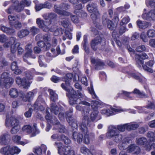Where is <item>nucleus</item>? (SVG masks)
<instances>
[{
    "instance_id": "nucleus-2",
    "label": "nucleus",
    "mask_w": 155,
    "mask_h": 155,
    "mask_svg": "<svg viewBox=\"0 0 155 155\" xmlns=\"http://www.w3.org/2000/svg\"><path fill=\"white\" fill-rule=\"evenodd\" d=\"M86 99V97L83 92L78 90L77 91L76 95H73L69 98V103L71 105L81 104L87 106H90V103L83 101Z\"/></svg>"
},
{
    "instance_id": "nucleus-14",
    "label": "nucleus",
    "mask_w": 155,
    "mask_h": 155,
    "mask_svg": "<svg viewBox=\"0 0 155 155\" xmlns=\"http://www.w3.org/2000/svg\"><path fill=\"white\" fill-rule=\"evenodd\" d=\"M91 63L95 65V69L96 70L100 69L101 67L104 65V63L99 59L91 57Z\"/></svg>"
},
{
    "instance_id": "nucleus-4",
    "label": "nucleus",
    "mask_w": 155,
    "mask_h": 155,
    "mask_svg": "<svg viewBox=\"0 0 155 155\" xmlns=\"http://www.w3.org/2000/svg\"><path fill=\"white\" fill-rule=\"evenodd\" d=\"M69 6L65 4H62L59 6L54 5V11L55 12L63 16H68L70 15V13L65 11L69 8Z\"/></svg>"
},
{
    "instance_id": "nucleus-30",
    "label": "nucleus",
    "mask_w": 155,
    "mask_h": 155,
    "mask_svg": "<svg viewBox=\"0 0 155 155\" xmlns=\"http://www.w3.org/2000/svg\"><path fill=\"white\" fill-rule=\"evenodd\" d=\"M29 32V31L27 29H22L18 32L17 35L18 37L21 38L28 35Z\"/></svg>"
},
{
    "instance_id": "nucleus-57",
    "label": "nucleus",
    "mask_w": 155,
    "mask_h": 155,
    "mask_svg": "<svg viewBox=\"0 0 155 155\" xmlns=\"http://www.w3.org/2000/svg\"><path fill=\"white\" fill-rule=\"evenodd\" d=\"M8 18L10 25H13V23L16 21L17 19V17L12 15H9L8 16Z\"/></svg>"
},
{
    "instance_id": "nucleus-43",
    "label": "nucleus",
    "mask_w": 155,
    "mask_h": 155,
    "mask_svg": "<svg viewBox=\"0 0 155 155\" xmlns=\"http://www.w3.org/2000/svg\"><path fill=\"white\" fill-rule=\"evenodd\" d=\"M51 112L55 115L57 114L59 112L58 107L54 104H51Z\"/></svg>"
},
{
    "instance_id": "nucleus-55",
    "label": "nucleus",
    "mask_w": 155,
    "mask_h": 155,
    "mask_svg": "<svg viewBox=\"0 0 155 155\" xmlns=\"http://www.w3.org/2000/svg\"><path fill=\"white\" fill-rule=\"evenodd\" d=\"M15 11V7L12 5L11 6L5 10V12L8 14H11L14 13Z\"/></svg>"
},
{
    "instance_id": "nucleus-54",
    "label": "nucleus",
    "mask_w": 155,
    "mask_h": 155,
    "mask_svg": "<svg viewBox=\"0 0 155 155\" xmlns=\"http://www.w3.org/2000/svg\"><path fill=\"white\" fill-rule=\"evenodd\" d=\"M68 122L69 125L71 126L72 127L75 128L77 127V121L75 119H73L71 120H69V121Z\"/></svg>"
},
{
    "instance_id": "nucleus-29",
    "label": "nucleus",
    "mask_w": 155,
    "mask_h": 155,
    "mask_svg": "<svg viewBox=\"0 0 155 155\" xmlns=\"http://www.w3.org/2000/svg\"><path fill=\"white\" fill-rule=\"evenodd\" d=\"M137 23L139 28L142 29H145L147 28L150 24L146 21H142L140 20H138Z\"/></svg>"
},
{
    "instance_id": "nucleus-42",
    "label": "nucleus",
    "mask_w": 155,
    "mask_h": 155,
    "mask_svg": "<svg viewBox=\"0 0 155 155\" xmlns=\"http://www.w3.org/2000/svg\"><path fill=\"white\" fill-rule=\"evenodd\" d=\"M92 108L94 110H97V108L100 107L99 102L97 101H92L91 103Z\"/></svg>"
},
{
    "instance_id": "nucleus-64",
    "label": "nucleus",
    "mask_w": 155,
    "mask_h": 155,
    "mask_svg": "<svg viewBox=\"0 0 155 155\" xmlns=\"http://www.w3.org/2000/svg\"><path fill=\"white\" fill-rule=\"evenodd\" d=\"M19 129L20 127L19 126L13 127L11 130V132L13 134H16L19 131Z\"/></svg>"
},
{
    "instance_id": "nucleus-41",
    "label": "nucleus",
    "mask_w": 155,
    "mask_h": 155,
    "mask_svg": "<svg viewBox=\"0 0 155 155\" xmlns=\"http://www.w3.org/2000/svg\"><path fill=\"white\" fill-rule=\"evenodd\" d=\"M56 56H57V55H52L50 53L47 52L46 54L45 59L47 62L49 63L52 59L53 58L55 57Z\"/></svg>"
},
{
    "instance_id": "nucleus-47",
    "label": "nucleus",
    "mask_w": 155,
    "mask_h": 155,
    "mask_svg": "<svg viewBox=\"0 0 155 155\" xmlns=\"http://www.w3.org/2000/svg\"><path fill=\"white\" fill-rule=\"evenodd\" d=\"M73 112V109H70L69 111H67L66 112V118L68 121H69V120H71L73 119H74L72 117V113Z\"/></svg>"
},
{
    "instance_id": "nucleus-51",
    "label": "nucleus",
    "mask_w": 155,
    "mask_h": 155,
    "mask_svg": "<svg viewBox=\"0 0 155 155\" xmlns=\"http://www.w3.org/2000/svg\"><path fill=\"white\" fill-rule=\"evenodd\" d=\"M132 93L137 94L140 97H146L147 95L141 92L138 89H135L134 91L131 92Z\"/></svg>"
},
{
    "instance_id": "nucleus-37",
    "label": "nucleus",
    "mask_w": 155,
    "mask_h": 155,
    "mask_svg": "<svg viewBox=\"0 0 155 155\" xmlns=\"http://www.w3.org/2000/svg\"><path fill=\"white\" fill-rule=\"evenodd\" d=\"M22 130L28 134L31 133V135L33 131L31 127L29 125H26L23 127L22 128Z\"/></svg>"
},
{
    "instance_id": "nucleus-60",
    "label": "nucleus",
    "mask_w": 155,
    "mask_h": 155,
    "mask_svg": "<svg viewBox=\"0 0 155 155\" xmlns=\"http://www.w3.org/2000/svg\"><path fill=\"white\" fill-rule=\"evenodd\" d=\"M147 35L149 37L153 38L155 37V31L153 29H149L147 32Z\"/></svg>"
},
{
    "instance_id": "nucleus-48",
    "label": "nucleus",
    "mask_w": 155,
    "mask_h": 155,
    "mask_svg": "<svg viewBox=\"0 0 155 155\" xmlns=\"http://www.w3.org/2000/svg\"><path fill=\"white\" fill-rule=\"evenodd\" d=\"M54 128H58V131L61 133H64L67 131L66 129L63 125L59 124L55 126Z\"/></svg>"
},
{
    "instance_id": "nucleus-50",
    "label": "nucleus",
    "mask_w": 155,
    "mask_h": 155,
    "mask_svg": "<svg viewBox=\"0 0 155 155\" xmlns=\"http://www.w3.org/2000/svg\"><path fill=\"white\" fill-rule=\"evenodd\" d=\"M82 6L81 4H78L74 7V13L77 15H79L78 13L80 12L81 10L82 9Z\"/></svg>"
},
{
    "instance_id": "nucleus-16",
    "label": "nucleus",
    "mask_w": 155,
    "mask_h": 155,
    "mask_svg": "<svg viewBox=\"0 0 155 155\" xmlns=\"http://www.w3.org/2000/svg\"><path fill=\"white\" fill-rule=\"evenodd\" d=\"M127 150L129 153L133 152L134 154H137L140 153V149L139 147L132 144L128 147Z\"/></svg>"
},
{
    "instance_id": "nucleus-44",
    "label": "nucleus",
    "mask_w": 155,
    "mask_h": 155,
    "mask_svg": "<svg viewBox=\"0 0 155 155\" xmlns=\"http://www.w3.org/2000/svg\"><path fill=\"white\" fill-rule=\"evenodd\" d=\"M30 31L31 34L34 36L38 33L40 31V30L38 28L35 26H32L31 27Z\"/></svg>"
},
{
    "instance_id": "nucleus-18",
    "label": "nucleus",
    "mask_w": 155,
    "mask_h": 155,
    "mask_svg": "<svg viewBox=\"0 0 155 155\" xmlns=\"http://www.w3.org/2000/svg\"><path fill=\"white\" fill-rule=\"evenodd\" d=\"M0 30L8 35H12L15 32V30L12 28L6 27L2 25H0Z\"/></svg>"
},
{
    "instance_id": "nucleus-7",
    "label": "nucleus",
    "mask_w": 155,
    "mask_h": 155,
    "mask_svg": "<svg viewBox=\"0 0 155 155\" xmlns=\"http://www.w3.org/2000/svg\"><path fill=\"white\" fill-rule=\"evenodd\" d=\"M36 23L38 25V27L43 29L45 31L47 32L50 30L48 26L51 23V21L49 19H45V20L43 21L41 18H39L37 19Z\"/></svg>"
},
{
    "instance_id": "nucleus-33",
    "label": "nucleus",
    "mask_w": 155,
    "mask_h": 155,
    "mask_svg": "<svg viewBox=\"0 0 155 155\" xmlns=\"http://www.w3.org/2000/svg\"><path fill=\"white\" fill-rule=\"evenodd\" d=\"M136 142L138 145L142 146L146 144L147 143V140L146 138L142 137L137 138Z\"/></svg>"
},
{
    "instance_id": "nucleus-10",
    "label": "nucleus",
    "mask_w": 155,
    "mask_h": 155,
    "mask_svg": "<svg viewBox=\"0 0 155 155\" xmlns=\"http://www.w3.org/2000/svg\"><path fill=\"white\" fill-rule=\"evenodd\" d=\"M15 81L18 85L23 86L25 89H28L30 86V83L27 81L25 78L21 79L19 77H17L15 79Z\"/></svg>"
},
{
    "instance_id": "nucleus-21",
    "label": "nucleus",
    "mask_w": 155,
    "mask_h": 155,
    "mask_svg": "<svg viewBox=\"0 0 155 155\" xmlns=\"http://www.w3.org/2000/svg\"><path fill=\"white\" fill-rule=\"evenodd\" d=\"M41 97L40 96L38 97L37 101L35 103L33 107L35 110H39L41 111H43L45 109L43 105L41 104V103L39 101V100Z\"/></svg>"
},
{
    "instance_id": "nucleus-6",
    "label": "nucleus",
    "mask_w": 155,
    "mask_h": 155,
    "mask_svg": "<svg viewBox=\"0 0 155 155\" xmlns=\"http://www.w3.org/2000/svg\"><path fill=\"white\" fill-rule=\"evenodd\" d=\"M100 44L103 46L105 44V39L100 36H97L92 39L90 42V45L92 50L96 51L98 48L97 45Z\"/></svg>"
},
{
    "instance_id": "nucleus-62",
    "label": "nucleus",
    "mask_w": 155,
    "mask_h": 155,
    "mask_svg": "<svg viewBox=\"0 0 155 155\" xmlns=\"http://www.w3.org/2000/svg\"><path fill=\"white\" fill-rule=\"evenodd\" d=\"M63 34V30L60 28H57L54 31V34L55 36L58 35L59 34L62 35Z\"/></svg>"
},
{
    "instance_id": "nucleus-12",
    "label": "nucleus",
    "mask_w": 155,
    "mask_h": 155,
    "mask_svg": "<svg viewBox=\"0 0 155 155\" xmlns=\"http://www.w3.org/2000/svg\"><path fill=\"white\" fill-rule=\"evenodd\" d=\"M19 123V121L17 119L12 117L9 118H6L5 125L7 127L10 126L13 127L18 126Z\"/></svg>"
},
{
    "instance_id": "nucleus-15",
    "label": "nucleus",
    "mask_w": 155,
    "mask_h": 155,
    "mask_svg": "<svg viewBox=\"0 0 155 155\" xmlns=\"http://www.w3.org/2000/svg\"><path fill=\"white\" fill-rule=\"evenodd\" d=\"M32 44L30 43H28L25 46V49L26 52L25 56L23 57V59L25 61L27 62V60L25 59V58L31 55L32 52Z\"/></svg>"
},
{
    "instance_id": "nucleus-5",
    "label": "nucleus",
    "mask_w": 155,
    "mask_h": 155,
    "mask_svg": "<svg viewBox=\"0 0 155 155\" xmlns=\"http://www.w3.org/2000/svg\"><path fill=\"white\" fill-rule=\"evenodd\" d=\"M21 151V150L16 147H10L8 146L3 147L0 150L1 153L4 155H11L15 154H18Z\"/></svg>"
},
{
    "instance_id": "nucleus-59",
    "label": "nucleus",
    "mask_w": 155,
    "mask_h": 155,
    "mask_svg": "<svg viewBox=\"0 0 155 155\" xmlns=\"http://www.w3.org/2000/svg\"><path fill=\"white\" fill-rule=\"evenodd\" d=\"M107 28L110 30L114 29L115 27L114 24L112 21H109L108 22L106 23Z\"/></svg>"
},
{
    "instance_id": "nucleus-49",
    "label": "nucleus",
    "mask_w": 155,
    "mask_h": 155,
    "mask_svg": "<svg viewBox=\"0 0 155 155\" xmlns=\"http://www.w3.org/2000/svg\"><path fill=\"white\" fill-rule=\"evenodd\" d=\"M33 129H32L33 132L31 137H33L36 136L37 134H38L40 133L39 130H38L37 128V124H34L33 126Z\"/></svg>"
},
{
    "instance_id": "nucleus-27",
    "label": "nucleus",
    "mask_w": 155,
    "mask_h": 155,
    "mask_svg": "<svg viewBox=\"0 0 155 155\" xmlns=\"http://www.w3.org/2000/svg\"><path fill=\"white\" fill-rule=\"evenodd\" d=\"M62 25L64 28H68L71 31L73 30V28L71 24L69 23L68 19L66 18L61 21Z\"/></svg>"
},
{
    "instance_id": "nucleus-39",
    "label": "nucleus",
    "mask_w": 155,
    "mask_h": 155,
    "mask_svg": "<svg viewBox=\"0 0 155 155\" xmlns=\"http://www.w3.org/2000/svg\"><path fill=\"white\" fill-rule=\"evenodd\" d=\"M92 13H93L91 14V16L93 21L94 23H95L96 22V21L98 19L99 17V13L98 11L94 12Z\"/></svg>"
},
{
    "instance_id": "nucleus-32",
    "label": "nucleus",
    "mask_w": 155,
    "mask_h": 155,
    "mask_svg": "<svg viewBox=\"0 0 155 155\" xmlns=\"http://www.w3.org/2000/svg\"><path fill=\"white\" fill-rule=\"evenodd\" d=\"M50 93V99L52 101L55 102L58 99V95L53 90L49 89L48 90Z\"/></svg>"
},
{
    "instance_id": "nucleus-46",
    "label": "nucleus",
    "mask_w": 155,
    "mask_h": 155,
    "mask_svg": "<svg viewBox=\"0 0 155 155\" xmlns=\"http://www.w3.org/2000/svg\"><path fill=\"white\" fill-rule=\"evenodd\" d=\"M127 124H126L123 125H118L117 126V129L119 131L124 132L125 129L127 130Z\"/></svg>"
},
{
    "instance_id": "nucleus-63",
    "label": "nucleus",
    "mask_w": 155,
    "mask_h": 155,
    "mask_svg": "<svg viewBox=\"0 0 155 155\" xmlns=\"http://www.w3.org/2000/svg\"><path fill=\"white\" fill-rule=\"evenodd\" d=\"M155 145V144H151V143H147L146 144H145V148L146 150L147 151H150L151 149L153 148V145Z\"/></svg>"
},
{
    "instance_id": "nucleus-36",
    "label": "nucleus",
    "mask_w": 155,
    "mask_h": 155,
    "mask_svg": "<svg viewBox=\"0 0 155 155\" xmlns=\"http://www.w3.org/2000/svg\"><path fill=\"white\" fill-rule=\"evenodd\" d=\"M66 91L67 92V96L70 97L73 95H76L77 94V92H75L74 90L71 87L68 88Z\"/></svg>"
},
{
    "instance_id": "nucleus-19",
    "label": "nucleus",
    "mask_w": 155,
    "mask_h": 155,
    "mask_svg": "<svg viewBox=\"0 0 155 155\" xmlns=\"http://www.w3.org/2000/svg\"><path fill=\"white\" fill-rule=\"evenodd\" d=\"M72 138L74 141L77 140L78 143H81L82 141L83 136L80 133L74 132L73 133Z\"/></svg>"
},
{
    "instance_id": "nucleus-25",
    "label": "nucleus",
    "mask_w": 155,
    "mask_h": 155,
    "mask_svg": "<svg viewBox=\"0 0 155 155\" xmlns=\"http://www.w3.org/2000/svg\"><path fill=\"white\" fill-rule=\"evenodd\" d=\"M33 73H31L30 71H28L25 72V77L28 80H31L33 79V73H35L36 74H43L40 73L35 72V70L34 69H32V70Z\"/></svg>"
},
{
    "instance_id": "nucleus-8",
    "label": "nucleus",
    "mask_w": 155,
    "mask_h": 155,
    "mask_svg": "<svg viewBox=\"0 0 155 155\" xmlns=\"http://www.w3.org/2000/svg\"><path fill=\"white\" fill-rule=\"evenodd\" d=\"M135 58L136 61V65L139 68L141 67L143 63V60L147 59L148 56L145 53H143L141 54H136Z\"/></svg>"
},
{
    "instance_id": "nucleus-52",
    "label": "nucleus",
    "mask_w": 155,
    "mask_h": 155,
    "mask_svg": "<svg viewBox=\"0 0 155 155\" xmlns=\"http://www.w3.org/2000/svg\"><path fill=\"white\" fill-rule=\"evenodd\" d=\"M109 21H110L107 18V14L105 13L104 14L102 17V23L104 25H105L106 23L108 22Z\"/></svg>"
},
{
    "instance_id": "nucleus-61",
    "label": "nucleus",
    "mask_w": 155,
    "mask_h": 155,
    "mask_svg": "<svg viewBox=\"0 0 155 155\" xmlns=\"http://www.w3.org/2000/svg\"><path fill=\"white\" fill-rule=\"evenodd\" d=\"M98 114L97 110H94L91 114L90 118L92 121H94L96 118Z\"/></svg>"
},
{
    "instance_id": "nucleus-11",
    "label": "nucleus",
    "mask_w": 155,
    "mask_h": 155,
    "mask_svg": "<svg viewBox=\"0 0 155 155\" xmlns=\"http://www.w3.org/2000/svg\"><path fill=\"white\" fill-rule=\"evenodd\" d=\"M142 17L144 20L150 21L155 20V10H151L147 13H143Z\"/></svg>"
},
{
    "instance_id": "nucleus-17",
    "label": "nucleus",
    "mask_w": 155,
    "mask_h": 155,
    "mask_svg": "<svg viewBox=\"0 0 155 155\" xmlns=\"http://www.w3.org/2000/svg\"><path fill=\"white\" fill-rule=\"evenodd\" d=\"M154 63V62L153 61L150 60L146 63V65H143L142 64L141 66L145 71L149 72L152 73L153 72V70L151 68H149L148 67H152Z\"/></svg>"
},
{
    "instance_id": "nucleus-9",
    "label": "nucleus",
    "mask_w": 155,
    "mask_h": 155,
    "mask_svg": "<svg viewBox=\"0 0 155 155\" xmlns=\"http://www.w3.org/2000/svg\"><path fill=\"white\" fill-rule=\"evenodd\" d=\"M123 111L122 110L111 107L110 108V110L109 109H103L101 110L100 112L102 114L109 116L115 114V113L120 112Z\"/></svg>"
},
{
    "instance_id": "nucleus-22",
    "label": "nucleus",
    "mask_w": 155,
    "mask_h": 155,
    "mask_svg": "<svg viewBox=\"0 0 155 155\" xmlns=\"http://www.w3.org/2000/svg\"><path fill=\"white\" fill-rule=\"evenodd\" d=\"M9 135L7 134L1 135L0 136V144L2 145H5L8 142Z\"/></svg>"
},
{
    "instance_id": "nucleus-34",
    "label": "nucleus",
    "mask_w": 155,
    "mask_h": 155,
    "mask_svg": "<svg viewBox=\"0 0 155 155\" xmlns=\"http://www.w3.org/2000/svg\"><path fill=\"white\" fill-rule=\"evenodd\" d=\"M21 137L19 136L15 135L13 137V140L14 142L18 144L24 145L28 143L29 142L27 141L26 142L20 141Z\"/></svg>"
},
{
    "instance_id": "nucleus-58",
    "label": "nucleus",
    "mask_w": 155,
    "mask_h": 155,
    "mask_svg": "<svg viewBox=\"0 0 155 155\" xmlns=\"http://www.w3.org/2000/svg\"><path fill=\"white\" fill-rule=\"evenodd\" d=\"M61 137V139L63 141L65 144H68L70 143V140L66 136L64 135H62Z\"/></svg>"
},
{
    "instance_id": "nucleus-23",
    "label": "nucleus",
    "mask_w": 155,
    "mask_h": 155,
    "mask_svg": "<svg viewBox=\"0 0 155 155\" xmlns=\"http://www.w3.org/2000/svg\"><path fill=\"white\" fill-rule=\"evenodd\" d=\"M81 153L85 155H97L94 153L95 152L94 150L91 151L85 146H83L81 147Z\"/></svg>"
},
{
    "instance_id": "nucleus-26",
    "label": "nucleus",
    "mask_w": 155,
    "mask_h": 155,
    "mask_svg": "<svg viewBox=\"0 0 155 155\" xmlns=\"http://www.w3.org/2000/svg\"><path fill=\"white\" fill-rule=\"evenodd\" d=\"M11 68L14 71V73L16 74H20L21 73V71L19 69L17 66V63L15 61L13 62L11 64Z\"/></svg>"
},
{
    "instance_id": "nucleus-45",
    "label": "nucleus",
    "mask_w": 155,
    "mask_h": 155,
    "mask_svg": "<svg viewBox=\"0 0 155 155\" xmlns=\"http://www.w3.org/2000/svg\"><path fill=\"white\" fill-rule=\"evenodd\" d=\"M20 45L19 43H17L15 44L12 45L11 47V52L12 53H15L17 50L18 46Z\"/></svg>"
},
{
    "instance_id": "nucleus-56",
    "label": "nucleus",
    "mask_w": 155,
    "mask_h": 155,
    "mask_svg": "<svg viewBox=\"0 0 155 155\" xmlns=\"http://www.w3.org/2000/svg\"><path fill=\"white\" fill-rule=\"evenodd\" d=\"M130 19L129 17L127 16L124 17L121 20L120 23V25H123L127 23L130 21Z\"/></svg>"
},
{
    "instance_id": "nucleus-13",
    "label": "nucleus",
    "mask_w": 155,
    "mask_h": 155,
    "mask_svg": "<svg viewBox=\"0 0 155 155\" xmlns=\"http://www.w3.org/2000/svg\"><path fill=\"white\" fill-rule=\"evenodd\" d=\"M88 117L87 116L84 117L82 122L80 125V129L84 134L88 133L87 125L88 124Z\"/></svg>"
},
{
    "instance_id": "nucleus-31",
    "label": "nucleus",
    "mask_w": 155,
    "mask_h": 155,
    "mask_svg": "<svg viewBox=\"0 0 155 155\" xmlns=\"http://www.w3.org/2000/svg\"><path fill=\"white\" fill-rule=\"evenodd\" d=\"M34 93L31 91H30L27 93L25 97L22 98L23 100L25 101H29L31 100L34 96Z\"/></svg>"
},
{
    "instance_id": "nucleus-53",
    "label": "nucleus",
    "mask_w": 155,
    "mask_h": 155,
    "mask_svg": "<svg viewBox=\"0 0 155 155\" xmlns=\"http://www.w3.org/2000/svg\"><path fill=\"white\" fill-rule=\"evenodd\" d=\"M147 136L149 138L150 141H154L155 140V134L154 133L151 131L149 132L147 134Z\"/></svg>"
},
{
    "instance_id": "nucleus-28",
    "label": "nucleus",
    "mask_w": 155,
    "mask_h": 155,
    "mask_svg": "<svg viewBox=\"0 0 155 155\" xmlns=\"http://www.w3.org/2000/svg\"><path fill=\"white\" fill-rule=\"evenodd\" d=\"M87 9L90 13L98 11L97 5L95 3H91L87 6Z\"/></svg>"
},
{
    "instance_id": "nucleus-40",
    "label": "nucleus",
    "mask_w": 155,
    "mask_h": 155,
    "mask_svg": "<svg viewBox=\"0 0 155 155\" xmlns=\"http://www.w3.org/2000/svg\"><path fill=\"white\" fill-rule=\"evenodd\" d=\"M127 130H134L137 128L139 126L138 124H127Z\"/></svg>"
},
{
    "instance_id": "nucleus-1",
    "label": "nucleus",
    "mask_w": 155,
    "mask_h": 155,
    "mask_svg": "<svg viewBox=\"0 0 155 155\" xmlns=\"http://www.w3.org/2000/svg\"><path fill=\"white\" fill-rule=\"evenodd\" d=\"M106 137L109 139H112L117 143H120L122 139V135L117 129V127L114 125L108 127L107 131L106 133Z\"/></svg>"
},
{
    "instance_id": "nucleus-38",
    "label": "nucleus",
    "mask_w": 155,
    "mask_h": 155,
    "mask_svg": "<svg viewBox=\"0 0 155 155\" xmlns=\"http://www.w3.org/2000/svg\"><path fill=\"white\" fill-rule=\"evenodd\" d=\"M25 2L23 1L20 2V4L18 5L16 7H15V10L18 12H20L22 11L24 7Z\"/></svg>"
},
{
    "instance_id": "nucleus-3",
    "label": "nucleus",
    "mask_w": 155,
    "mask_h": 155,
    "mask_svg": "<svg viewBox=\"0 0 155 155\" xmlns=\"http://www.w3.org/2000/svg\"><path fill=\"white\" fill-rule=\"evenodd\" d=\"M55 146L58 148V153L61 155H69L71 152L74 151L70 146H67L62 147V144L60 142H55Z\"/></svg>"
},
{
    "instance_id": "nucleus-24",
    "label": "nucleus",
    "mask_w": 155,
    "mask_h": 155,
    "mask_svg": "<svg viewBox=\"0 0 155 155\" xmlns=\"http://www.w3.org/2000/svg\"><path fill=\"white\" fill-rule=\"evenodd\" d=\"M85 136L84 138V143L86 144L89 143L91 140H93L94 137V134H89L88 133L84 134Z\"/></svg>"
},
{
    "instance_id": "nucleus-35",
    "label": "nucleus",
    "mask_w": 155,
    "mask_h": 155,
    "mask_svg": "<svg viewBox=\"0 0 155 155\" xmlns=\"http://www.w3.org/2000/svg\"><path fill=\"white\" fill-rule=\"evenodd\" d=\"M9 94L11 97L16 98L18 95V92L16 89L12 88L10 90Z\"/></svg>"
},
{
    "instance_id": "nucleus-20",
    "label": "nucleus",
    "mask_w": 155,
    "mask_h": 155,
    "mask_svg": "<svg viewBox=\"0 0 155 155\" xmlns=\"http://www.w3.org/2000/svg\"><path fill=\"white\" fill-rule=\"evenodd\" d=\"M126 72L130 77H132L135 79L139 80V82H141L142 81L143 77L141 74L137 75L134 73V71L130 70L129 71H126Z\"/></svg>"
}]
</instances>
